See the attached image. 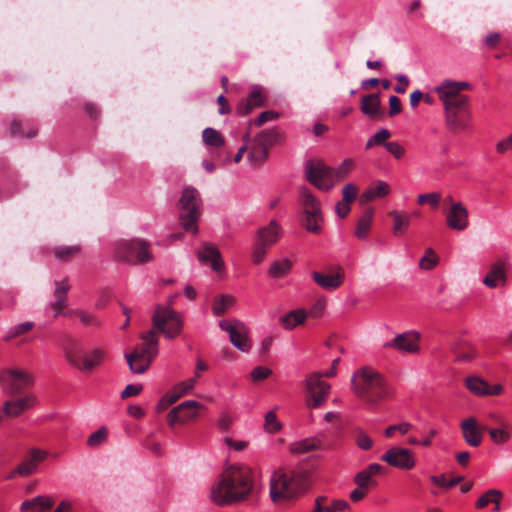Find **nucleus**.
Masks as SVG:
<instances>
[{"label":"nucleus","mask_w":512,"mask_h":512,"mask_svg":"<svg viewBox=\"0 0 512 512\" xmlns=\"http://www.w3.org/2000/svg\"><path fill=\"white\" fill-rule=\"evenodd\" d=\"M487 432L491 440L498 445L506 443L511 438V433L505 428V425L502 428L487 429Z\"/></svg>","instance_id":"a18cd8bd"},{"label":"nucleus","mask_w":512,"mask_h":512,"mask_svg":"<svg viewBox=\"0 0 512 512\" xmlns=\"http://www.w3.org/2000/svg\"><path fill=\"white\" fill-rule=\"evenodd\" d=\"M81 251L79 245L58 246L54 248V255L57 259L67 262Z\"/></svg>","instance_id":"a19ab883"},{"label":"nucleus","mask_w":512,"mask_h":512,"mask_svg":"<svg viewBox=\"0 0 512 512\" xmlns=\"http://www.w3.org/2000/svg\"><path fill=\"white\" fill-rule=\"evenodd\" d=\"M304 490L303 479L294 472L276 470L270 479V496L273 502L289 500Z\"/></svg>","instance_id":"0eeeda50"},{"label":"nucleus","mask_w":512,"mask_h":512,"mask_svg":"<svg viewBox=\"0 0 512 512\" xmlns=\"http://www.w3.org/2000/svg\"><path fill=\"white\" fill-rule=\"evenodd\" d=\"M115 258L133 265H142L153 260L150 243L143 239L121 240L114 249Z\"/></svg>","instance_id":"9d476101"},{"label":"nucleus","mask_w":512,"mask_h":512,"mask_svg":"<svg viewBox=\"0 0 512 512\" xmlns=\"http://www.w3.org/2000/svg\"><path fill=\"white\" fill-rule=\"evenodd\" d=\"M33 328H34V323L31 321H26V322L20 323L16 326L10 328L7 331V333L4 337V341H10L12 339L18 338L21 335H24V334L28 333L29 331H31Z\"/></svg>","instance_id":"37998d69"},{"label":"nucleus","mask_w":512,"mask_h":512,"mask_svg":"<svg viewBox=\"0 0 512 512\" xmlns=\"http://www.w3.org/2000/svg\"><path fill=\"white\" fill-rule=\"evenodd\" d=\"M320 445V440L316 438H308L292 444L290 450L295 454L306 453L318 449Z\"/></svg>","instance_id":"ea45409f"},{"label":"nucleus","mask_w":512,"mask_h":512,"mask_svg":"<svg viewBox=\"0 0 512 512\" xmlns=\"http://www.w3.org/2000/svg\"><path fill=\"white\" fill-rule=\"evenodd\" d=\"M152 324L156 332H161L168 339L177 337L183 327V320L180 313L171 306L158 305L152 316Z\"/></svg>","instance_id":"f8f14e48"},{"label":"nucleus","mask_w":512,"mask_h":512,"mask_svg":"<svg viewBox=\"0 0 512 512\" xmlns=\"http://www.w3.org/2000/svg\"><path fill=\"white\" fill-rule=\"evenodd\" d=\"M496 151L498 154L501 155H504L505 153L512 151V134L500 140L496 144Z\"/></svg>","instance_id":"0e129e2a"},{"label":"nucleus","mask_w":512,"mask_h":512,"mask_svg":"<svg viewBox=\"0 0 512 512\" xmlns=\"http://www.w3.org/2000/svg\"><path fill=\"white\" fill-rule=\"evenodd\" d=\"M352 159H345L337 169L327 166L319 160H309L305 172L307 180L318 189L330 190L337 181L345 179L353 168Z\"/></svg>","instance_id":"39448f33"},{"label":"nucleus","mask_w":512,"mask_h":512,"mask_svg":"<svg viewBox=\"0 0 512 512\" xmlns=\"http://www.w3.org/2000/svg\"><path fill=\"white\" fill-rule=\"evenodd\" d=\"M465 386L474 395L486 396L487 394L488 383L478 376L467 377L465 379Z\"/></svg>","instance_id":"4c0bfd02"},{"label":"nucleus","mask_w":512,"mask_h":512,"mask_svg":"<svg viewBox=\"0 0 512 512\" xmlns=\"http://www.w3.org/2000/svg\"><path fill=\"white\" fill-rule=\"evenodd\" d=\"M264 103L263 97L258 90H254L247 99L241 101L237 107V113L246 116L255 108L261 107Z\"/></svg>","instance_id":"2f4dec72"},{"label":"nucleus","mask_w":512,"mask_h":512,"mask_svg":"<svg viewBox=\"0 0 512 512\" xmlns=\"http://www.w3.org/2000/svg\"><path fill=\"white\" fill-rule=\"evenodd\" d=\"M468 210L462 202L452 204V207L446 213V224L449 228L456 231H463L469 225Z\"/></svg>","instance_id":"4be33fe9"},{"label":"nucleus","mask_w":512,"mask_h":512,"mask_svg":"<svg viewBox=\"0 0 512 512\" xmlns=\"http://www.w3.org/2000/svg\"><path fill=\"white\" fill-rule=\"evenodd\" d=\"M373 216L374 209L370 207L366 209L363 215L359 218L355 230V236L358 239L365 240L368 237L373 222Z\"/></svg>","instance_id":"72a5a7b5"},{"label":"nucleus","mask_w":512,"mask_h":512,"mask_svg":"<svg viewBox=\"0 0 512 512\" xmlns=\"http://www.w3.org/2000/svg\"><path fill=\"white\" fill-rule=\"evenodd\" d=\"M54 506V499L51 496H36L22 502L21 512H47Z\"/></svg>","instance_id":"cd10ccee"},{"label":"nucleus","mask_w":512,"mask_h":512,"mask_svg":"<svg viewBox=\"0 0 512 512\" xmlns=\"http://www.w3.org/2000/svg\"><path fill=\"white\" fill-rule=\"evenodd\" d=\"M242 140H243V145L239 148L238 152L236 153V155L234 156V162L235 163H239L243 157V154L246 152V151H250V147H251V134H250V131H247L243 137H242Z\"/></svg>","instance_id":"13d9d810"},{"label":"nucleus","mask_w":512,"mask_h":512,"mask_svg":"<svg viewBox=\"0 0 512 512\" xmlns=\"http://www.w3.org/2000/svg\"><path fill=\"white\" fill-rule=\"evenodd\" d=\"M206 407L200 402L187 400L174 407L167 415V422L170 426L175 424H186L198 418L199 412Z\"/></svg>","instance_id":"4468645a"},{"label":"nucleus","mask_w":512,"mask_h":512,"mask_svg":"<svg viewBox=\"0 0 512 512\" xmlns=\"http://www.w3.org/2000/svg\"><path fill=\"white\" fill-rule=\"evenodd\" d=\"M307 315L308 314L304 309L293 310L281 317L280 322L285 329L291 330L297 325L303 324Z\"/></svg>","instance_id":"f704fd0d"},{"label":"nucleus","mask_w":512,"mask_h":512,"mask_svg":"<svg viewBox=\"0 0 512 512\" xmlns=\"http://www.w3.org/2000/svg\"><path fill=\"white\" fill-rule=\"evenodd\" d=\"M195 383H196V378H190L186 381H182L180 383H178L177 385L174 386V390L180 394V396H184L188 393H190L194 386H195Z\"/></svg>","instance_id":"6e6d98bb"},{"label":"nucleus","mask_w":512,"mask_h":512,"mask_svg":"<svg viewBox=\"0 0 512 512\" xmlns=\"http://www.w3.org/2000/svg\"><path fill=\"white\" fill-rule=\"evenodd\" d=\"M202 139L205 145L219 148L225 144L223 136L213 128H205L202 132Z\"/></svg>","instance_id":"58836bf2"},{"label":"nucleus","mask_w":512,"mask_h":512,"mask_svg":"<svg viewBox=\"0 0 512 512\" xmlns=\"http://www.w3.org/2000/svg\"><path fill=\"white\" fill-rule=\"evenodd\" d=\"M340 359L336 358L330 366V370L324 373L314 372L306 379V390L308 393L307 406L309 408H317L321 406L327 399L330 391V385L321 380V377H333L336 375L337 365Z\"/></svg>","instance_id":"9b49d317"},{"label":"nucleus","mask_w":512,"mask_h":512,"mask_svg":"<svg viewBox=\"0 0 512 512\" xmlns=\"http://www.w3.org/2000/svg\"><path fill=\"white\" fill-rule=\"evenodd\" d=\"M420 339L419 332L409 330L397 334L393 339L385 342L383 347L385 349H395L399 352L417 354L420 352Z\"/></svg>","instance_id":"dca6fc26"},{"label":"nucleus","mask_w":512,"mask_h":512,"mask_svg":"<svg viewBox=\"0 0 512 512\" xmlns=\"http://www.w3.org/2000/svg\"><path fill=\"white\" fill-rule=\"evenodd\" d=\"M277 118H278V114L276 112L264 111L256 119H254L253 121L249 122V127H248L247 131L251 132V127L253 125L260 127L264 123H266L267 121L274 120V119H277Z\"/></svg>","instance_id":"3c124183"},{"label":"nucleus","mask_w":512,"mask_h":512,"mask_svg":"<svg viewBox=\"0 0 512 512\" xmlns=\"http://www.w3.org/2000/svg\"><path fill=\"white\" fill-rule=\"evenodd\" d=\"M388 216L393 220V235L396 237L404 235L410 225V216L396 210L390 211Z\"/></svg>","instance_id":"7c9ffc66"},{"label":"nucleus","mask_w":512,"mask_h":512,"mask_svg":"<svg viewBox=\"0 0 512 512\" xmlns=\"http://www.w3.org/2000/svg\"><path fill=\"white\" fill-rule=\"evenodd\" d=\"M441 197L439 192L420 194L417 196V203L419 205L429 204L432 209L436 210L439 208Z\"/></svg>","instance_id":"49530a36"},{"label":"nucleus","mask_w":512,"mask_h":512,"mask_svg":"<svg viewBox=\"0 0 512 512\" xmlns=\"http://www.w3.org/2000/svg\"><path fill=\"white\" fill-rule=\"evenodd\" d=\"M412 425L410 423H401L398 425H391L385 430L386 437H392L395 431H399L401 434H406L410 431Z\"/></svg>","instance_id":"052dcab7"},{"label":"nucleus","mask_w":512,"mask_h":512,"mask_svg":"<svg viewBox=\"0 0 512 512\" xmlns=\"http://www.w3.org/2000/svg\"><path fill=\"white\" fill-rule=\"evenodd\" d=\"M48 453L39 448L28 450L21 463L10 472L7 476L8 480L14 479L16 476L28 477L38 470L40 463L46 460Z\"/></svg>","instance_id":"2eb2a0df"},{"label":"nucleus","mask_w":512,"mask_h":512,"mask_svg":"<svg viewBox=\"0 0 512 512\" xmlns=\"http://www.w3.org/2000/svg\"><path fill=\"white\" fill-rule=\"evenodd\" d=\"M76 315L78 316L79 320L84 324V325H93V326H99L100 325V322L98 321V319L88 313V312H85V311H78L76 312Z\"/></svg>","instance_id":"e2e57ef3"},{"label":"nucleus","mask_w":512,"mask_h":512,"mask_svg":"<svg viewBox=\"0 0 512 512\" xmlns=\"http://www.w3.org/2000/svg\"><path fill=\"white\" fill-rule=\"evenodd\" d=\"M345 272L341 266H336L333 270L324 274L321 272L314 271L312 273L313 280L323 289L328 291H334L338 289L344 281Z\"/></svg>","instance_id":"aec40b11"},{"label":"nucleus","mask_w":512,"mask_h":512,"mask_svg":"<svg viewBox=\"0 0 512 512\" xmlns=\"http://www.w3.org/2000/svg\"><path fill=\"white\" fill-rule=\"evenodd\" d=\"M385 148L397 160L402 159L405 155V148L398 142H387L385 143Z\"/></svg>","instance_id":"5fc2aeb1"},{"label":"nucleus","mask_w":512,"mask_h":512,"mask_svg":"<svg viewBox=\"0 0 512 512\" xmlns=\"http://www.w3.org/2000/svg\"><path fill=\"white\" fill-rule=\"evenodd\" d=\"M381 460L402 470H410L416 464L413 453L402 447L390 448L381 456Z\"/></svg>","instance_id":"6ab92c4d"},{"label":"nucleus","mask_w":512,"mask_h":512,"mask_svg":"<svg viewBox=\"0 0 512 512\" xmlns=\"http://www.w3.org/2000/svg\"><path fill=\"white\" fill-rule=\"evenodd\" d=\"M389 116L393 117L399 114L402 110L401 101L397 96H391L389 98Z\"/></svg>","instance_id":"338daca9"},{"label":"nucleus","mask_w":512,"mask_h":512,"mask_svg":"<svg viewBox=\"0 0 512 512\" xmlns=\"http://www.w3.org/2000/svg\"><path fill=\"white\" fill-rule=\"evenodd\" d=\"M55 286L56 288L53 294L55 301L52 304V308L56 311L57 316L66 307L67 294L70 290V285L68 283V279H63L61 281H55Z\"/></svg>","instance_id":"c756f323"},{"label":"nucleus","mask_w":512,"mask_h":512,"mask_svg":"<svg viewBox=\"0 0 512 512\" xmlns=\"http://www.w3.org/2000/svg\"><path fill=\"white\" fill-rule=\"evenodd\" d=\"M107 440V430L102 427L92 433L87 440V444L90 447H97L102 445Z\"/></svg>","instance_id":"09e8293b"},{"label":"nucleus","mask_w":512,"mask_h":512,"mask_svg":"<svg viewBox=\"0 0 512 512\" xmlns=\"http://www.w3.org/2000/svg\"><path fill=\"white\" fill-rule=\"evenodd\" d=\"M268 249V247L259 244L258 242L255 241L252 253L253 263L260 264L264 260Z\"/></svg>","instance_id":"4d7b16f0"},{"label":"nucleus","mask_w":512,"mask_h":512,"mask_svg":"<svg viewBox=\"0 0 512 512\" xmlns=\"http://www.w3.org/2000/svg\"><path fill=\"white\" fill-rule=\"evenodd\" d=\"M271 374V369L263 366H257L252 370L251 378L253 381H261L268 378Z\"/></svg>","instance_id":"bf43d9fd"},{"label":"nucleus","mask_w":512,"mask_h":512,"mask_svg":"<svg viewBox=\"0 0 512 512\" xmlns=\"http://www.w3.org/2000/svg\"><path fill=\"white\" fill-rule=\"evenodd\" d=\"M62 348L67 362L81 371L85 353L78 341L73 338H66Z\"/></svg>","instance_id":"393cba45"},{"label":"nucleus","mask_w":512,"mask_h":512,"mask_svg":"<svg viewBox=\"0 0 512 512\" xmlns=\"http://www.w3.org/2000/svg\"><path fill=\"white\" fill-rule=\"evenodd\" d=\"M391 137V133L387 129H381L379 130L374 136L373 141L377 143V145H384L386 140H388Z\"/></svg>","instance_id":"774afa93"},{"label":"nucleus","mask_w":512,"mask_h":512,"mask_svg":"<svg viewBox=\"0 0 512 512\" xmlns=\"http://www.w3.org/2000/svg\"><path fill=\"white\" fill-rule=\"evenodd\" d=\"M142 391V385H134L130 384L125 387V389L121 392V398L127 399L132 396L138 395Z\"/></svg>","instance_id":"69168bd1"},{"label":"nucleus","mask_w":512,"mask_h":512,"mask_svg":"<svg viewBox=\"0 0 512 512\" xmlns=\"http://www.w3.org/2000/svg\"><path fill=\"white\" fill-rule=\"evenodd\" d=\"M438 263V257L435 255L433 249L428 248L425 255L420 259L419 266L424 270L433 269Z\"/></svg>","instance_id":"de8ad7c7"},{"label":"nucleus","mask_w":512,"mask_h":512,"mask_svg":"<svg viewBox=\"0 0 512 512\" xmlns=\"http://www.w3.org/2000/svg\"><path fill=\"white\" fill-rule=\"evenodd\" d=\"M141 339L143 340L141 345L125 354L131 372L137 374L144 373L158 354V339L155 330L142 333Z\"/></svg>","instance_id":"423d86ee"},{"label":"nucleus","mask_w":512,"mask_h":512,"mask_svg":"<svg viewBox=\"0 0 512 512\" xmlns=\"http://www.w3.org/2000/svg\"><path fill=\"white\" fill-rule=\"evenodd\" d=\"M467 82L444 81L436 88L445 111V124L452 133H460L468 128L470 112L468 96L461 93L468 89Z\"/></svg>","instance_id":"7ed1b4c3"},{"label":"nucleus","mask_w":512,"mask_h":512,"mask_svg":"<svg viewBox=\"0 0 512 512\" xmlns=\"http://www.w3.org/2000/svg\"><path fill=\"white\" fill-rule=\"evenodd\" d=\"M33 383V376L24 370L7 368L0 371V386L10 397L3 405L6 416L18 417L36 405L37 398L30 391Z\"/></svg>","instance_id":"f03ea898"},{"label":"nucleus","mask_w":512,"mask_h":512,"mask_svg":"<svg viewBox=\"0 0 512 512\" xmlns=\"http://www.w3.org/2000/svg\"><path fill=\"white\" fill-rule=\"evenodd\" d=\"M357 194H358V188L355 184H352V183L346 184L342 190L343 198L341 201H344L347 203H352L356 199Z\"/></svg>","instance_id":"864d4df0"},{"label":"nucleus","mask_w":512,"mask_h":512,"mask_svg":"<svg viewBox=\"0 0 512 512\" xmlns=\"http://www.w3.org/2000/svg\"><path fill=\"white\" fill-rule=\"evenodd\" d=\"M235 303L231 295H220L213 300L212 311L215 316H221L227 312Z\"/></svg>","instance_id":"e433bc0d"},{"label":"nucleus","mask_w":512,"mask_h":512,"mask_svg":"<svg viewBox=\"0 0 512 512\" xmlns=\"http://www.w3.org/2000/svg\"><path fill=\"white\" fill-rule=\"evenodd\" d=\"M463 439L472 446L478 447L482 443V428L474 417L463 420L460 424Z\"/></svg>","instance_id":"b1692460"},{"label":"nucleus","mask_w":512,"mask_h":512,"mask_svg":"<svg viewBox=\"0 0 512 512\" xmlns=\"http://www.w3.org/2000/svg\"><path fill=\"white\" fill-rule=\"evenodd\" d=\"M104 357V350L94 349L88 356H85L81 371L84 373H90L95 367L102 363Z\"/></svg>","instance_id":"c9c22d12"},{"label":"nucleus","mask_w":512,"mask_h":512,"mask_svg":"<svg viewBox=\"0 0 512 512\" xmlns=\"http://www.w3.org/2000/svg\"><path fill=\"white\" fill-rule=\"evenodd\" d=\"M499 497V490L490 489L486 491L476 502L475 506L478 509L485 508L488 504L493 503L494 498Z\"/></svg>","instance_id":"8fccbe9b"},{"label":"nucleus","mask_w":512,"mask_h":512,"mask_svg":"<svg viewBox=\"0 0 512 512\" xmlns=\"http://www.w3.org/2000/svg\"><path fill=\"white\" fill-rule=\"evenodd\" d=\"M430 479L434 484H436L438 486L451 488V487H454L455 485H457L459 482H461L463 480V477L458 476L449 481V480H446L445 475H440V476L433 475L430 477Z\"/></svg>","instance_id":"603ef678"},{"label":"nucleus","mask_w":512,"mask_h":512,"mask_svg":"<svg viewBox=\"0 0 512 512\" xmlns=\"http://www.w3.org/2000/svg\"><path fill=\"white\" fill-rule=\"evenodd\" d=\"M352 391L371 407H376L393 395L386 378L371 367L357 370L351 381Z\"/></svg>","instance_id":"20e7f679"},{"label":"nucleus","mask_w":512,"mask_h":512,"mask_svg":"<svg viewBox=\"0 0 512 512\" xmlns=\"http://www.w3.org/2000/svg\"><path fill=\"white\" fill-rule=\"evenodd\" d=\"M197 258L201 263L210 264L215 272L224 270V262L220 251L212 244L204 243L202 249L197 250Z\"/></svg>","instance_id":"5701e85b"},{"label":"nucleus","mask_w":512,"mask_h":512,"mask_svg":"<svg viewBox=\"0 0 512 512\" xmlns=\"http://www.w3.org/2000/svg\"><path fill=\"white\" fill-rule=\"evenodd\" d=\"M219 327L229 333L231 343L240 351L248 352L250 350L251 344L248 340V329L243 322L239 320H221Z\"/></svg>","instance_id":"f3484780"},{"label":"nucleus","mask_w":512,"mask_h":512,"mask_svg":"<svg viewBox=\"0 0 512 512\" xmlns=\"http://www.w3.org/2000/svg\"><path fill=\"white\" fill-rule=\"evenodd\" d=\"M299 201L303 208L300 219L301 226L310 233L321 234L324 216L320 201L305 187L300 191Z\"/></svg>","instance_id":"1a4fd4ad"},{"label":"nucleus","mask_w":512,"mask_h":512,"mask_svg":"<svg viewBox=\"0 0 512 512\" xmlns=\"http://www.w3.org/2000/svg\"><path fill=\"white\" fill-rule=\"evenodd\" d=\"M263 428L269 434H275L282 429V424L278 420L275 410L265 414Z\"/></svg>","instance_id":"79ce46f5"},{"label":"nucleus","mask_w":512,"mask_h":512,"mask_svg":"<svg viewBox=\"0 0 512 512\" xmlns=\"http://www.w3.org/2000/svg\"><path fill=\"white\" fill-rule=\"evenodd\" d=\"M450 351L454 361L458 363H471L478 358L476 347L467 340L457 339L450 344Z\"/></svg>","instance_id":"412c9836"},{"label":"nucleus","mask_w":512,"mask_h":512,"mask_svg":"<svg viewBox=\"0 0 512 512\" xmlns=\"http://www.w3.org/2000/svg\"><path fill=\"white\" fill-rule=\"evenodd\" d=\"M253 489L252 470L245 466H231L211 486L210 498L218 506H228L246 501Z\"/></svg>","instance_id":"f257e3e1"},{"label":"nucleus","mask_w":512,"mask_h":512,"mask_svg":"<svg viewBox=\"0 0 512 512\" xmlns=\"http://www.w3.org/2000/svg\"><path fill=\"white\" fill-rule=\"evenodd\" d=\"M281 134L276 128L263 130L252 140L248 160L253 165L265 162L269 156V149L280 141Z\"/></svg>","instance_id":"ddd939ff"},{"label":"nucleus","mask_w":512,"mask_h":512,"mask_svg":"<svg viewBox=\"0 0 512 512\" xmlns=\"http://www.w3.org/2000/svg\"><path fill=\"white\" fill-rule=\"evenodd\" d=\"M509 268L510 263L508 258H496L495 261L489 265L488 272L483 278L482 283L490 289L505 286L508 281L507 272Z\"/></svg>","instance_id":"a211bd4d"},{"label":"nucleus","mask_w":512,"mask_h":512,"mask_svg":"<svg viewBox=\"0 0 512 512\" xmlns=\"http://www.w3.org/2000/svg\"><path fill=\"white\" fill-rule=\"evenodd\" d=\"M292 267V262L288 259H283L281 261H275L270 269L269 275L273 278H281L288 274Z\"/></svg>","instance_id":"c03bdc74"},{"label":"nucleus","mask_w":512,"mask_h":512,"mask_svg":"<svg viewBox=\"0 0 512 512\" xmlns=\"http://www.w3.org/2000/svg\"><path fill=\"white\" fill-rule=\"evenodd\" d=\"M281 227L276 220L270 221L267 226L261 227L256 234V242L268 248L274 245L280 238Z\"/></svg>","instance_id":"a878e982"},{"label":"nucleus","mask_w":512,"mask_h":512,"mask_svg":"<svg viewBox=\"0 0 512 512\" xmlns=\"http://www.w3.org/2000/svg\"><path fill=\"white\" fill-rule=\"evenodd\" d=\"M361 111L369 117L381 116L380 99L378 94H369L361 98Z\"/></svg>","instance_id":"473e14b6"},{"label":"nucleus","mask_w":512,"mask_h":512,"mask_svg":"<svg viewBox=\"0 0 512 512\" xmlns=\"http://www.w3.org/2000/svg\"><path fill=\"white\" fill-rule=\"evenodd\" d=\"M202 200L200 193L194 187L188 186L183 189L178 201L179 220L183 229L196 234L198 232V220L201 215Z\"/></svg>","instance_id":"6e6552de"},{"label":"nucleus","mask_w":512,"mask_h":512,"mask_svg":"<svg viewBox=\"0 0 512 512\" xmlns=\"http://www.w3.org/2000/svg\"><path fill=\"white\" fill-rule=\"evenodd\" d=\"M390 193V185L387 182L377 180L360 196V203L365 205L375 198H383Z\"/></svg>","instance_id":"c85d7f7f"},{"label":"nucleus","mask_w":512,"mask_h":512,"mask_svg":"<svg viewBox=\"0 0 512 512\" xmlns=\"http://www.w3.org/2000/svg\"><path fill=\"white\" fill-rule=\"evenodd\" d=\"M384 467L380 464L373 463L370 464L366 469L360 471L356 474L354 481L359 487H364L365 490H369L371 487H375L377 485L374 476L382 473Z\"/></svg>","instance_id":"bb28decb"},{"label":"nucleus","mask_w":512,"mask_h":512,"mask_svg":"<svg viewBox=\"0 0 512 512\" xmlns=\"http://www.w3.org/2000/svg\"><path fill=\"white\" fill-rule=\"evenodd\" d=\"M356 443L361 449L368 450L372 447L373 440L365 432L359 431L356 434Z\"/></svg>","instance_id":"680f3d73"}]
</instances>
